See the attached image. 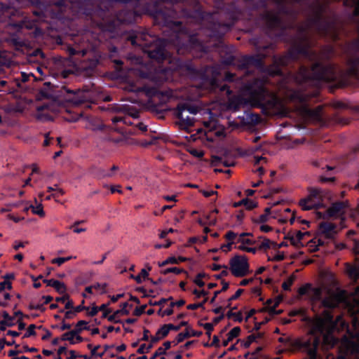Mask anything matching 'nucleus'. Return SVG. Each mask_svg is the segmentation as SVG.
Segmentation results:
<instances>
[{
    "instance_id": "nucleus-58",
    "label": "nucleus",
    "mask_w": 359,
    "mask_h": 359,
    "mask_svg": "<svg viewBox=\"0 0 359 359\" xmlns=\"http://www.w3.org/2000/svg\"><path fill=\"white\" fill-rule=\"evenodd\" d=\"M310 287H311V285L310 284H306V285L299 287V290H298L299 294L301 295V296L306 295L308 293L309 290L310 289Z\"/></svg>"
},
{
    "instance_id": "nucleus-16",
    "label": "nucleus",
    "mask_w": 359,
    "mask_h": 359,
    "mask_svg": "<svg viewBox=\"0 0 359 359\" xmlns=\"http://www.w3.org/2000/svg\"><path fill=\"white\" fill-rule=\"evenodd\" d=\"M348 201H337L332 203L331 206L326 210L327 216L335 217L338 215H343L344 210L347 207Z\"/></svg>"
},
{
    "instance_id": "nucleus-35",
    "label": "nucleus",
    "mask_w": 359,
    "mask_h": 359,
    "mask_svg": "<svg viewBox=\"0 0 359 359\" xmlns=\"http://www.w3.org/2000/svg\"><path fill=\"white\" fill-rule=\"evenodd\" d=\"M296 276L294 275L290 276L287 280H285L282 284V288L285 291H290L292 285L293 284Z\"/></svg>"
},
{
    "instance_id": "nucleus-32",
    "label": "nucleus",
    "mask_w": 359,
    "mask_h": 359,
    "mask_svg": "<svg viewBox=\"0 0 359 359\" xmlns=\"http://www.w3.org/2000/svg\"><path fill=\"white\" fill-rule=\"evenodd\" d=\"M322 197V191L318 188H312L309 189V194L307 198L313 200L314 198L319 199Z\"/></svg>"
},
{
    "instance_id": "nucleus-13",
    "label": "nucleus",
    "mask_w": 359,
    "mask_h": 359,
    "mask_svg": "<svg viewBox=\"0 0 359 359\" xmlns=\"http://www.w3.org/2000/svg\"><path fill=\"white\" fill-rule=\"evenodd\" d=\"M321 343L319 337L311 336L305 340L297 342V347L303 352H305L309 359H317L318 349Z\"/></svg>"
},
{
    "instance_id": "nucleus-61",
    "label": "nucleus",
    "mask_w": 359,
    "mask_h": 359,
    "mask_svg": "<svg viewBox=\"0 0 359 359\" xmlns=\"http://www.w3.org/2000/svg\"><path fill=\"white\" fill-rule=\"evenodd\" d=\"M244 290L243 289H238L235 292L233 295H232L230 298L228 299V302H233L236 300L240 297V296L243 293Z\"/></svg>"
},
{
    "instance_id": "nucleus-43",
    "label": "nucleus",
    "mask_w": 359,
    "mask_h": 359,
    "mask_svg": "<svg viewBox=\"0 0 359 359\" xmlns=\"http://www.w3.org/2000/svg\"><path fill=\"white\" fill-rule=\"evenodd\" d=\"M36 326L34 324H31L28 326L27 332L24 334L23 338H28L32 336H35L36 332H35V329Z\"/></svg>"
},
{
    "instance_id": "nucleus-15",
    "label": "nucleus",
    "mask_w": 359,
    "mask_h": 359,
    "mask_svg": "<svg viewBox=\"0 0 359 359\" xmlns=\"http://www.w3.org/2000/svg\"><path fill=\"white\" fill-rule=\"evenodd\" d=\"M67 93L72 95L70 98H69V101L73 103L74 105L79 106L86 102H89L88 93L89 89L88 87H83V93H74L72 90H68Z\"/></svg>"
},
{
    "instance_id": "nucleus-40",
    "label": "nucleus",
    "mask_w": 359,
    "mask_h": 359,
    "mask_svg": "<svg viewBox=\"0 0 359 359\" xmlns=\"http://www.w3.org/2000/svg\"><path fill=\"white\" fill-rule=\"evenodd\" d=\"M208 297H205V299L201 302L187 305V309L189 310H196L199 308L203 309L204 304L208 302Z\"/></svg>"
},
{
    "instance_id": "nucleus-42",
    "label": "nucleus",
    "mask_w": 359,
    "mask_h": 359,
    "mask_svg": "<svg viewBox=\"0 0 359 359\" xmlns=\"http://www.w3.org/2000/svg\"><path fill=\"white\" fill-rule=\"evenodd\" d=\"M154 344V343H152L151 341L148 345H147L145 344H142V345H140V346L137 349V353L139 354H144L145 353H148L150 351V349H151L153 348Z\"/></svg>"
},
{
    "instance_id": "nucleus-11",
    "label": "nucleus",
    "mask_w": 359,
    "mask_h": 359,
    "mask_svg": "<svg viewBox=\"0 0 359 359\" xmlns=\"http://www.w3.org/2000/svg\"><path fill=\"white\" fill-rule=\"evenodd\" d=\"M114 112L123 114V116H115L111 118L114 123L123 122L124 124H131L128 120V116L137 118L139 116V111L129 104H116L112 108Z\"/></svg>"
},
{
    "instance_id": "nucleus-5",
    "label": "nucleus",
    "mask_w": 359,
    "mask_h": 359,
    "mask_svg": "<svg viewBox=\"0 0 359 359\" xmlns=\"http://www.w3.org/2000/svg\"><path fill=\"white\" fill-rule=\"evenodd\" d=\"M295 4L306 8L307 11V22L306 27L301 26L299 28V33L301 34V28L306 29V34L308 35V29L310 26H313L316 31L321 36H327L332 28L334 27V22L325 16V13L328 9L327 4L322 2L320 0H314L312 2L310 0H292Z\"/></svg>"
},
{
    "instance_id": "nucleus-54",
    "label": "nucleus",
    "mask_w": 359,
    "mask_h": 359,
    "mask_svg": "<svg viewBox=\"0 0 359 359\" xmlns=\"http://www.w3.org/2000/svg\"><path fill=\"white\" fill-rule=\"evenodd\" d=\"M285 255L283 252H278L273 258H268L269 261H273V262H280L284 260Z\"/></svg>"
},
{
    "instance_id": "nucleus-6",
    "label": "nucleus",
    "mask_w": 359,
    "mask_h": 359,
    "mask_svg": "<svg viewBox=\"0 0 359 359\" xmlns=\"http://www.w3.org/2000/svg\"><path fill=\"white\" fill-rule=\"evenodd\" d=\"M278 11L267 10V0H259L257 7L265 10L260 14V19L265 24L268 32L278 31L279 34L285 30V25L280 17V14L296 18L297 12L286 5L285 2H276Z\"/></svg>"
},
{
    "instance_id": "nucleus-55",
    "label": "nucleus",
    "mask_w": 359,
    "mask_h": 359,
    "mask_svg": "<svg viewBox=\"0 0 359 359\" xmlns=\"http://www.w3.org/2000/svg\"><path fill=\"white\" fill-rule=\"evenodd\" d=\"M279 302H276L275 304L269 308V313L270 315H278L280 314L283 311L282 310H276V307L278 306Z\"/></svg>"
},
{
    "instance_id": "nucleus-12",
    "label": "nucleus",
    "mask_w": 359,
    "mask_h": 359,
    "mask_svg": "<svg viewBox=\"0 0 359 359\" xmlns=\"http://www.w3.org/2000/svg\"><path fill=\"white\" fill-rule=\"evenodd\" d=\"M230 271L235 277H243L249 272V263L245 255H236L229 261Z\"/></svg>"
},
{
    "instance_id": "nucleus-47",
    "label": "nucleus",
    "mask_w": 359,
    "mask_h": 359,
    "mask_svg": "<svg viewBox=\"0 0 359 359\" xmlns=\"http://www.w3.org/2000/svg\"><path fill=\"white\" fill-rule=\"evenodd\" d=\"M55 191L53 194H52L53 197L55 198H57L60 196H62L65 194V191L62 189L57 188V187L55 189H53V188L49 187L48 191Z\"/></svg>"
},
{
    "instance_id": "nucleus-37",
    "label": "nucleus",
    "mask_w": 359,
    "mask_h": 359,
    "mask_svg": "<svg viewBox=\"0 0 359 359\" xmlns=\"http://www.w3.org/2000/svg\"><path fill=\"white\" fill-rule=\"evenodd\" d=\"M226 317L228 318H234V320L237 321L238 323H241L243 321V315H242L241 311L234 313L232 311V310H230L227 312Z\"/></svg>"
},
{
    "instance_id": "nucleus-3",
    "label": "nucleus",
    "mask_w": 359,
    "mask_h": 359,
    "mask_svg": "<svg viewBox=\"0 0 359 359\" xmlns=\"http://www.w3.org/2000/svg\"><path fill=\"white\" fill-rule=\"evenodd\" d=\"M74 18L85 17L90 20L93 26L102 32L113 33L121 24H130L135 20L136 13L130 10H122L112 20L106 19L107 12L99 6L88 3L72 2Z\"/></svg>"
},
{
    "instance_id": "nucleus-46",
    "label": "nucleus",
    "mask_w": 359,
    "mask_h": 359,
    "mask_svg": "<svg viewBox=\"0 0 359 359\" xmlns=\"http://www.w3.org/2000/svg\"><path fill=\"white\" fill-rule=\"evenodd\" d=\"M201 326H202L205 330H206V334L210 338L211 336V333L214 329V325L212 323H201Z\"/></svg>"
},
{
    "instance_id": "nucleus-24",
    "label": "nucleus",
    "mask_w": 359,
    "mask_h": 359,
    "mask_svg": "<svg viewBox=\"0 0 359 359\" xmlns=\"http://www.w3.org/2000/svg\"><path fill=\"white\" fill-rule=\"evenodd\" d=\"M299 204L303 210L315 209L317 206L316 203H315L313 200L309 198L301 199Z\"/></svg>"
},
{
    "instance_id": "nucleus-17",
    "label": "nucleus",
    "mask_w": 359,
    "mask_h": 359,
    "mask_svg": "<svg viewBox=\"0 0 359 359\" xmlns=\"http://www.w3.org/2000/svg\"><path fill=\"white\" fill-rule=\"evenodd\" d=\"M180 330V326L175 325L173 324H165L162 325L158 330L157 334H161V337H151V342L156 343L161 339L166 337L170 330L178 331Z\"/></svg>"
},
{
    "instance_id": "nucleus-48",
    "label": "nucleus",
    "mask_w": 359,
    "mask_h": 359,
    "mask_svg": "<svg viewBox=\"0 0 359 359\" xmlns=\"http://www.w3.org/2000/svg\"><path fill=\"white\" fill-rule=\"evenodd\" d=\"M72 259V257H57L52 260L53 264H57L58 266L62 265L65 262L70 260Z\"/></svg>"
},
{
    "instance_id": "nucleus-53",
    "label": "nucleus",
    "mask_w": 359,
    "mask_h": 359,
    "mask_svg": "<svg viewBox=\"0 0 359 359\" xmlns=\"http://www.w3.org/2000/svg\"><path fill=\"white\" fill-rule=\"evenodd\" d=\"M87 324L88 323L86 321V320H79L76 325V327L74 329H82L83 330H90V327L89 326H87Z\"/></svg>"
},
{
    "instance_id": "nucleus-27",
    "label": "nucleus",
    "mask_w": 359,
    "mask_h": 359,
    "mask_svg": "<svg viewBox=\"0 0 359 359\" xmlns=\"http://www.w3.org/2000/svg\"><path fill=\"white\" fill-rule=\"evenodd\" d=\"M351 72L355 76H359V55L350 60Z\"/></svg>"
},
{
    "instance_id": "nucleus-8",
    "label": "nucleus",
    "mask_w": 359,
    "mask_h": 359,
    "mask_svg": "<svg viewBox=\"0 0 359 359\" xmlns=\"http://www.w3.org/2000/svg\"><path fill=\"white\" fill-rule=\"evenodd\" d=\"M353 331L348 330L350 338L344 336L341 341L340 354L337 359H347L348 355L359 353V309L352 313Z\"/></svg>"
},
{
    "instance_id": "nucleus-22",
    "label": "nucleus",
    "mask_w": 359,
    "mask_h": 359,
    "mask_svg": "<svg viewBox=\"0 0 359 359\" xmlns=\"http://www.w3.org/2000/svg\"><path fill=\"white\" fill-rule=\"evenodd\" d=\"M241 205H244L247 210H251L255 208L257 206V204L252 200H250L248 198H243L238 202H235L233 204V207L234 208H238Z\"/></svg>"
},
{
    "instance_id": "nucleus-29",
    "label": "nucleus",
    "mask_w": 359,
    "mask_h": 359,
    "mask_svg": "<svg viewBox=\"0 0 359 359\" xmlns=\"http://www.w3.org/2000/svg\"><path fill=\"white\" fill-rule=\"evenodd\" d=\"M305 112L309 116H310L316 119H320L321 118L322 107L318 106L315 109L306 108Z\"/></svg>"
},
{
    "instance_id": "nucleus-19",
    "label": "nucleus",
    "mask_w": 359,
    "mask_h": 359,
    "mask_svg": "<svg viewBox=\"0 0 359 359\" xmlns=\"http://www.w3.org/2000/svg\"><path fill=\"white\" fill-rule=\"evenodd\" d=\"M128 306H129V304L128 302L122 303L121 304V309L114 311L112 315H110L109 317H107V320L111 323L123 324V321L120 319H117V318L119 317L121 315H128L129 314L130 312L126 309Z\"/></svg>"
},
{
    "instance_id": "nucleus-41",
    "label": "nucleus",
    "mask_w": 359,
    "mask_h": 359,
    "mask_svg": "<svg viewBox=\"0 0 359 359\" xmlns=\"http://www.w3.org/2000/svg\"><path fill=\"white\" fill-rule=\"evenodd\" d=\"M348 275L351 278H354L355 279L359 278V266H350L347 269Z\"/></svg>"
},
{
    "instance_id": "nucleus-20",
    "label": "nucleus",
    "mask_w": 359,
    "mask_h": 359,
    "mask_svg": "<svg viewBox=\"0 0 359 359\" xmlns=\"http://www.w3.org/2000/svg\"><path fill=\"white\" fill-rule=\"evenodd\" d=\"M118 170V167L113 165L110 170H105L101 168H95L94 172L97 177L100 178H110L117 177L116 172Z\"/></svg>"
},
{
    "instance_id": "nucleus-60",
    "label": "nucleus",
    "mask_w": 359,
    "mask_h": 359,
    "mask_svg": "<svg viewBox=\"0 0 359 359\" xmlns=\"http://www.w3.org/2000/svg\"><path fill=\"white\" fill-rule=\"evenodd\" d=\"M193 294L196 295V298L198 299L201 297H206L208 294V292L204 290L199 291L197 289H194L193 290Z\"/></svg>"
},
{
    "instance_id": "nucleus-45",
    "label": "nucleus",
    "mask_w": 359,
    "mask_h": 359,
    "mask_svg": "<svg viewBox=\"0 0 359 359\" xmlns=\"http://www.w3.org/2000/svg\"><path fill=\"white\" fill-rule=\"evenodd\" d=\"M172 297H170L168 299L165 298H161L159 301H155L153 302L152 300H149V305L150 306H163L164 304H165L168 301L172 300Z\"/></svg>"
},
{
    "instance_id": "nucleus-4",
    "label": "nucleus",
    "mask_w": 359,
    "mask_h": 359,
    "mask_svg": "<svg viewBox=\"0 0 359 359\" xmlns=\"http://www.w3.org/2000/svg\"><path fill=\"white\" fill-rule=\"evenodd\" d=\"M265 79H255L248 81L243 87V93L248 97L242 95L230 96L227 101V108L230 111H237L241 107L251 105L255 107L264 109L266 103L270 101L268 98L271 93L266 87Z\"/></svg>"
},
{
    "instance_id": "nucleus-2",
    "label": "nucleus",
    "mask_w": 359,
    "mask_h": 359,
    "mask_svg": "<svg viewBox=\"0 0 359 359\" xmlns=\"http://www.w3.org/2000/svg\"><path fill=\"white\" fill-rule=\"evenodd\" d=\"M301 34L292 40L288 50L283 55H273L271 65L266 66L264 60L267 55L258 53L251 55H244L238 61L230 53L221 55V61L225 65H237L241 69L255 67L270 76H282V67H287L292 62H297L301 56L313 62L311 68L301 65L294 74L295 82L300 85H318L321 83H331L336 80L335 67L332 64L325 65L319 60L318 53L311 49V41L306 34V29L301 28Z\"/></svg>"
},
{
    "instance_id": "nucleus-1",
    "label": "nucleus",
    "mask_w": 359,
    "mask_h": 359,
    "mask_svg": "<svg viewBox=\"0 0 359 359\" xmlns=\"http://www.w3.org/2000/svg\"><path fill=\"white\" fill-rule=\"evenodd\" d=\"M144 11L152 16L156 24L164 29L165 38L157 39L146 32L132 30L126 36V39L133 46L142 47L148 57L158 63L163 62L168 57L165 45L170 43L177 50V53H206L210 50L212 41H220L224 34L229 32L238 20V8L235 4H224L219 15H225L226 20L214 22L210 28L200 29L195 33L183 25V22L177 18L191 19L201 22L205 18V13L197 3L193 8L172 5L165 6L160 0H150L145 4Z\"/></svg>"
},
{
    "instance_id": "nucleus-36",
    "label": "nucleus",
    "mask_w": 359,
    "mask_h": 359,
    "mask_svg": "<svg viewBox=\"0 0 359 359\" xmlns=\"http://www.w3.org/2000/svg\"><path fill=\"white\" fill-rule=\"evenodd\" d=\"M257 337H262V334L259 333L257 335L250 334L247 337V340L243 342V346L245 348H248L250 346L251 344L256 341Z\"/></svg>"
},
{
    "instance_id": "nucleus-21",
    "label": "nucleus",
    "mask_w": 359,
    "mask_h": 359,
    "mask_svg": "<svg viewBox=\"0 0 359 359\" xmlns=\"http://www.w3.org/2000/svg\"><path fill=\"white\" fill-rule=\"evenodd\" d=\"M337 226L334 224L329 223L327 222H323L319 224V229L322 233L325 234L326 238H332V233H336Z\"/></svg>"
},
{
    "instance_id": "nucleus-18",
    "label": "nucleus",
    "mask_w": 359,
    "mask_h": 359,
    "mask_svg": "<svg viewBox=\"0 0 359 359\" xmlns=\"http://www.w3.org/2000/svg\"><path fill=\"white\" fill-rule=\"evenodd\" d=\"M202 334V331H196L191 328H187L185 332H180L177 335L175 339L173 341V344L177 345L182 342L185 339L189 338L191 337H199Z\"/></svg>"
},
{
    "instance_id": "nucleus-49",
    "label": "nucleus",
    "mask_w": 359,
    "mask_h": 359,
    "mask_svg": "<svg viewBox=\"0 0 359 359\" xmlns=\"http://www.w3.org/2000/svg\"><path fill=\"white\" fill-rule=\"evenodd\" d=\"M269 217H267V214H262L257 219H252V222L257 224H264L268 222Z\"/></svg>"
},
{
    "instance_id": "nucleus-62",
    "label": "nucleus",
    "mask_w": 359,
    "mask_h": 359,
    "mask_svg": "<svg viewBox=\"0 0 359 359\" xmlns=\"http://www.w3.org/2000/svg\"><path fill=\"white\" fill-rule=\"evenodd\" d=\"M285 239H288L290 241L291 245L294 246H299V244H301L299 242H297V238L294 237L293 235H287L285 237Z\"/></svg>"
},
{
    "instance_id": "nucleus-25",
    "label": "nucleus",
    "mask_w": 359,
    "mask_h": 359,
    "mask_svg": "<svg viewBox=\"0 0 359 359\" xmlns=\"http://www.w3.org/2000/svg\"><path fill=\"white\" fill-rule=\"evenodd\" d=\"M344 5L353 8V16H359V0H344Z\"/></svg>"
},
{
    "instance_id": "nucleus-56",
    "label": "nucleus",
    "mask_w": 359,
    "mask_h": 359,
    "mask_svg": "<svg viewBox=\"0 0 359 359\" xmlns=\"http://www.w3.org/2000/svg\"><path fill=\"white\" fill-rule=\"evenodd\" d=\"M11 290L12 289V284L10 281L4 280L2 282H0V292L4 290L5 289Z\"/></svg>"
},
{
    "instance_id": "nucleus-64",
    "label": "nucleus",
    "mask_w": 359,
    "mask_h": 359,
    "mask_svg": "<svg viewBox=\"0 0 359 359\" xmlns=\"http://www.w3.org/2000/svg\"><path fill=\"white\" fill-rule=\"evenodd\" d=\"M190 154H192L194 156L197 158H202L204 155V153L201 150H198L196 149H192L189 151Z\"/></svg>"
},
{
    "instance_id": "nucleus-33",
    "label": "nucleus",
    "mask_w": 359,
    "mask_h": 359,
    "mask_svg": "<svg viewBox=\"0 0 359 359\" xmlns=\"http://www.w3.org/2000/svg\"><path fill=\"white\" fill-rule=\"evenodd\" d=\"M247 123L251 125H256L259 122L260 116L256 114H248L246 115Z\"/></svg>"
},
{
    "instance_id": "nucleus-50",
    "label": "nucleus",
    "mask_w": 359,
    "mask_h": 359,
    "mask_svg": "<svg viewBox=\"0 0 359 359\" xmlns=\"http://www.w3.org/2000/svg\"><path fill=\"white\" fill-rule=\"evenodd\" d=\"M147 269H142L140 271V275L142 277L144 280H149L150 278H149V271L151 270V266L147 264Z\"/></svg>"
},
{
    "instance_id": "nucleus-44",
    "label": "nucleus",
    "mask_w": 359,
    "mask_h": 359,
    "mask_svg": "<svg viewBox=\"0 0 359 359\" xmlns=\"http://www.w3.org/2000/svg\"><path fill=\"white\" fill-rule=\"evenodd\" d=\"M109 304H103L100 307L93 306L90 311L88 313V315L91 317L95 316L97 314L99 310H104L106 307L109 306Z\"/></svg>"
},
{
    "instance_id": "nucleus-31",
    "label": "nucleus",
    "mask_w": 359,
    "mask_h": 359,
    "mask_svg": "<svg viewBox=\"0 0 359 359\" xmlns=\"http://www.w3.org/2000/svg\"><path fill=\"white\" fill-rule=\"evenodd\" d=\"M357 152H359V147L350 151L348 154L344 156L341 160V163L346 164L354 160Z\"/></svg>"
},
{
    "instance_id": "nucleus-14",
    "label": "nucleus",
    "mask_w": 359,
    "mask_h": 359,
    "mask_svg": "<svg viewBox=\"0 0 359 359\" xmlns=\"http://www.w3.org/2000/svg\"><path fill=\"white\" fill-rule=\"evenodd\" d=\"M212 163L214 165L217 166L222 165L223 168H214L215 172H224L230 175L231 170L229 168L231 166H233L236 163L235 160L233 158L226 159V157L213 156Z\"/></svg>"
},
{
    "instance_id": "nucleus-26",
    "label": "nucleus",
    "mask_w": 359,
    "mask_h": 359,
    "mask_svg": "<svg viewBox=\"0 0 359 359\" xmlns=\"http://www.w3.org/2000/svg\"><path fill=\"white\" fill-rule=\"evenodd\" d=\"M35 203L36 205H30L29 208H25V210L30 208L33 214L37 215L41 217H43L45 216V212L43 209V205L41 203H38L36 199H35Z\"/></svg>"
},
{
    "instance_id": "nucleus-23",
    "label": "nucleus",
    "mask_w": 359,
    "mask_h": 359,
    "mask_svg": "<svg viewBox=\"0 0 359 359\" xmlns=\"http://www.w3.org/2000/svg\"><path fill=\"white\" fill-rule=\"evenodd\" d=\"M82 329H74L69 332L64 333L61 337V341H69L71 344H75L76 341L74 340V337L81 333Z\"/></svg>"
},
{
    "instance_id": "nucleus-51",
    "label": "nucleus",
    "mask_w": 359,
    "mask_h": 359,
    "mask_svg": "<svg viewBox=\"0 0 359 359\" xmlns=\"http://www.w3.org/2000/svg\"><path fill=\"white\" fill-rule=\"evenodd\" d=\"M312 164L315 167H321L322 169H324L325 168H327V171H332V170H334V167L330 166L328 165H325V166H323V163L319 161H313Z\"/></svg>"
},
{
    "instance_id": "nucleus-9",
    "label": "nucleus",
    "mask_w": 359,
    "mask_h": 359,
    "mask_svg": "<svg viewBox=\"0 0 359 359\" xmlns=\"http://www.w3.org/2000/svg\"><path fill=\"white\" fill-rule=\"evenodd\" d=\"M142 91L149 97V103L154 111L163 113L168 111L166 103L172 97L170 90H161L155 86H144Z\"/></svg>"
},
{
    "instance_id": "nucleus-57",
    "label": "nucleus",
    "mask_w": 359,
    "mask_h": 359,
    "mask_svg": "<svg viewBox=\"0 0 359 359\" xmlns=\"http://www.w3.org/2000/svg\"><path fill=\"white\" fill-rule=\"evenodd\" d=\"M238 248L240 250L248 252H251V253H253V254H255L257 252V248L246 247V246H245L243 245H241L238 246Z\"/></svg>"
},
{
    "instance_id": "nucleus-52",
    "label": "nucleus",
    "mask_w": 359,
    "mask_h": 359,
    "mask_svg": "<svg viewBox=\"0 0 359 359\" xmlns=\"http://www.w3.org/2000/svg\"><path fill=\"white\" fill-rule=\"evenodd\" d=\"M147 306V304H144L140 307H136L133 311V315H135L136 316H140L144 313H145V309H146Z\"/></svg>"
},
{
    "instance_id": "nucleus-39",
    "label": "nucleus",
    "mask_w": 359,
    "mask_h": 359,
    "mask_svg": "<svg viewBox=\"0 0 359 359\" xmlns=\"http://www.w3.org/2000/svg\"><path fill=\"white\" fill-rule=\"evenodd\" d=\"M241 332V330L240 327H234L228 334H227V338L229 339V341H232L234 338H236L239 336L240 333Z\"/></svg>"
},
{
    "instance_id": "nucleus-59",
    "label": "nucleus",
    "mask_w": 359,
    "mask_h": 359,
    "mask_svg": "<svg viewBox=\"0 0 359 359\" xmlns=\"http://www.w3.org/2000/svg\"><path fill=\"white\" fill-rule=\"evenodd\" d=\"M166 352L165 351V349H163V347H159L157 348V350L155 351V353L151 356L150 359H156L157 357L165 355Z\"/></svg>"
},
{
    "instance_id": "nucleus-34",
    "label": "nucleus",
    "mask_w": 359,
    "mask_h": 359,
    "mask_svg": "<svg viewBox=\"0 0 359 359\" xmlns=\"http://www.w3.org/2000/svg\"><path fill=\"white\" fill-rule=\"evenodd\" d=\"M161 273L163 275H167L170 273H173L175 274H180L182 273H187V271L183 269H180L177 267H170L168 269H165L164 270H162Z\"/></svg>"
},
{
    "instance_id": "nucleus-28",
    "label": "nucleus",
    "mask_w": 359,
    "mask_h": 359,
    "mask_svg": "<svg viewBox=\"0 0 359 359\" xmlns=\"http://www.w3.org/2000/svg\"><path fill=\"white\" fill-rule=\"evenodd\" d=\"M52 86H53L50 82H45L43 87L39 90L41 96L47 99L52 97L53 95L49 90Z\"/></svg>"
},
{
    "instance_id": "nucleus-10",
    "label": "nucleus",
    "mask_w": 359,
    "mask_h": 359,
    "mask_svg": "<svg viewBox=\"0 0 359 359\" xmlns=\"http://www.w3.org/2000/svg\"><path fill=\"white\" fill-rule=\"evenodd\" d=\"M199 111V108L195 104L189 102H179L177 107L174 109L175 116L180 120V125L182 127H190L194 125V118L189 115L184 116V113L195 115Z\"/></svg>"
},
{
    "instance_id": "nucleus-30",
    "label": "nucleus",
    "mask_w": 359,
    "mask_h": 359,
    "mask_svg": "<svg viewBox=\"0 0 359 359\" xmlns=\"http://www.w3.org/2000/svg\"><path fill=\"white\" fill-rule=\"evenodd\" d=\"M259 239L262 240V242L260 243L259 247L257 248L258 250H266L271 248V245L273 244L274 243H272L269 238H267L265 236H261L259 237Z\"/></svg>"
},
{
    "instance_id": "nucleus-38",
    "label": "nucleus",
    "mask_w": 359,
    "mask_h": 359,
    "mask_svg": "<svg viewBox=\"0 0 359 359\" xmlns=\"http://www.w3.org/2000/svg\"><path fill=\"white\" fill-rule=\"evenodd\" d=\"M53 288L55 289V290L59 294H65L66 293L67 287L64 283H62L57 280H55Z\"/></svg>"
},
{
    "instance_id": "nucleus-7",
    "label": "nucleus",
    "mask_w": 359,
    "mask_h": 359,
    "mask_svg": "<svg viewBox=\"0 0 359 359\" xmlns=\"http://www.w3.org/2000/svg\"><path fill=\"white\" fill-rule=\"evenodd\" d=\"M337 302L333 297H325L322 301V305L325 309L322 316L316 318L312 324V331L315 334H319L323 336V341L325 344L334 347L339 342L337 338L331 334H324L327 326H330L332 329H335L337 323L334 320L332 313V309L337 306Z\"/></svg>"
},
{
    "instance_id": "nucleus-63",
    "label": "nucleus",
    "mask_w": 359,
    "mask_h": 359,
    "mask_svg": "<svg viewBox=\"0 0 359 359\" xmlns=\"http://www.w3.org/2000/svg\"><path fill=\"white\" fill-rule=\"evenodd\" d=\"M174 311L170 307L162 311L161 309H160L158 311V314L162 317L165 316H170L173 313Z\"/></svg>"
}]
</instances>
